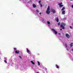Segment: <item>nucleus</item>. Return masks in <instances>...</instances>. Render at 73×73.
Masks as SVG:
<instances>
[{
    "label": "nucleus",
    "mask_w": 73,
    "mask_h": 73,
    "mask_svg": "<svg viewBox=\"0 0 73 73\" xmlns=\"http://www.w3.org/2000/svg\"><path fill=\"white\" fill-rule=\"evenodd\" d=\"M66 26V24H65L62 23L60 25V27L61 28H62V29H65V27Z\"/></svg>",
    "instance_id": "nucleus-1"
},
{
    "label": "nucleus",
    "mask_w": 73,
    "mask_h": 73,
    "mask_svg": "<svg viewBox=\"0 0 73 73\" xmlns=\"http://www.w3.org/2000/svg\"><path fill=\"white\" fill-rule=\"evenodd\" d=\"M49 10H50V6H48V8H47V11H46V13H47L48 15L50 14V12L49 11Z\"/></svg>",
    "instance_id": "nucleus-2"
},
{
    "label": "nucleus",
    "mask_w": 73,
    "mask_h": 73,
    "mask_svg": "<svg viewBox=\"0 0 73 73\" xmlns=\"http://www.w3.org/2000/svg\"><path fill=\"white\" fill-rule=\"evenodd\" d=\"M52 30L53 32L55 34V35H56V34L57 33V32L55 31L54 29H52Z\"/></svg>",
    "instance_id": "nucleus-3"
},
{
    "label": "nucleus",
    "mask_w": 73,
    "mask_h": 73,
    "mask_svg": "<svg viewBox=\"0 0 73 73\" xmlns=\"http://www.w3.org/2000/svg\"><path fill=\"white\" fill-rule=\"evenodd\" d=\"M62 2L58 4V5H59L60 7H63V5H62Z\"/></svg>",
    "instance_id": "nucleus-4"
},
{
    "label": "nucleus",
    "mask_w": 73,
    "mask_h": 73,
    "mask_svg": "<svg viewBox=\"0 0 73 73\" xmlns=\"http://www.w3.org/2000/svg\"><path fill=\"white\" fill-rule=\"evenodd\" d=\"M66 36L67 38H70V36H69V35L68 34H66Z\"/></svg>",
    "instance_id": "nucleus-5"
},
{
    "label": "nucleus",
    "mask_w": 73,
    "mask_h": 73,
    "mask_svg": "<svg viewBox=\"0 0 73 73\" xmlns=\"http://www.w3.org/2000/svg\"><path fill=\"white\" fill-rule=\"evenodd\" d=\"M62 15H65V11L63 10L62 12Z\"/></svg>",
    "instance_id": "nucleus-6"
},
{
    "label": "nucleus",
    "mask_w": 73,
    "mask_h": 73,
    "mask_svg": "<svg viewBox=\"0 0 73 73\" xmlns=\"http://www.w3.org/2000/svg\"><path fill=\"white\" fill-rule=\"evenodd\" d=\"M26 49L27 53H28L29 54L30 53V51H29V50H28V48H27Z\"/></svg>",
    "instance_id": "nucleus-7"
},
{
    "label": "nucleus",
    "mask_w": 73,
    "mask_h": 73,
    "mask_svg": "<svg viewBox=\"0 0 73 73\" xmlns=\"http://www.w3.org/2000/svg\"><path fill=\"white\" fill-rule=\"evenodd\" d=\"M19 52H20L19 51H18L17 50H16L15 51V53H17V54H19Z\"/></svg>",
    "instance_id": "nucleus-8"
},
{
    "label": "nucleus",
    "mask_w": 73,
    "mask_h": 73,
    "mask_svg": "<svg viewBox=\"0 0 73 73\" xmlns=\"http://www.w3.org/2000/svg\"><path fill=\"white\" fill-rule=\"evenodd\" d=\"M56 21H57V23H58V21H59V19H58V18H56Z\"/></svg>",
    "instance_id": "nucleus-9"
},
{
    "label": "nucleus",
    "mask_w": 73,
    "mask_h": 73,
    "mask_svg": "<svg viewBox=\"0 0 73 73\" xmlns=\"http://www.w3.org/2000/svg\"><path fill=\"white\" fill-rule=\"evenodd\" d=\"M31 63L32 64H33V65L35 64V63L32 60L31 61Z\"/></svg>",
    "instance_id": "nucleus-10"
},
{
    "label": "nucleus",
    "mask_w": 73,
    "mask_h": 73,
    "mask_svg": "<svg viewBox=\"0 0 73 73\" xmlns=\"http://www.w3.org/2000/svg\"><path fill=\"white\" fill-rule=\"evenodd\" d=\"M33 8H36V6L35 4H33Z\"/></svg>",
    "instance_id": "nucleus-11"
},
{
    "label": "nucleus",
    "mask_w": 73,
    "mask_h": 73,
    "mask_svg": "<svg viewBox=\"0 0 73 73\" xmlns=\"http://www.w3.org/2000/svg\"><path fill=\"white\" fill-rule=\"evenodd\" d=\"M73 43L72 42L71 43V44H70V46L71 47V48H72V46H73Z\"/></svg>",
    "instance_id": "nucleus-12"
},
{
    "label": "nucleus",
    "mask_w": 73,
    "mask_h": 73,
    "mask_svg": "<svg viewBox=\"0 0 73 73\" xmlns=\"http://www.w3.org/2000/svg\"><path fill=\"white\" fill-rule=\"evenodd\" d=\"M65 9V8L64 7H63L61 9V11H64V9Z\"/></svg>",
    "instance_id": "nucleus-13"
},
{
    "label": "nucleus",
    "mask_w": 73,
    "mask_h": 73,
    "mask_svg": "<svg viewBox=\"0 0 73 73\" xmlns=\"http://www.w3.org/2000/svg\"><path fill=\"white\" fill-rule=\"evenodd\" d=\"M56 68H58H58H59V66H58L56 64Z\"/></svg>",
    "instance_id": "nucleus-14"
},
{
    "label": "nucleus",
    "mask_w": 73,
    "mask_h": 73,
    "mask_svg": "<svg viewBox=\"0 0 73 73\" xmlns=\"http://www.w3.org/2000/svg\"><path fill=\"white\" fill-rule=\"evenodd\" d=\"M52 13H55V10H53L52 11Z\"/></svg>",
    "instance_id": "nucleus-15"
},
{
    "label": "nucleus",
    "mask_w": 73,
    "mask_h": 73,
    "mask_svg": "<svg viewBox=\"0 0 73 73\" xmlns=\"http://www.w3.org/2000/svg\"><path fill=\"white\" fill-rule=\"evenodd\" d=\"M38 65H40V62L38 61Z\"/></svg>",
    "instance_id": "nucleus-16"
},
{
    "label": "nucleus",
    "mask_w": 73,
    "mask_h": 73,
    "mask_svg": "<svg viewBox=\"0 0 73 73\" xmlns=\"http://www.w3.org/2000/svg\"><path fill=\"white\" fill-rule=\"evenodd\" d=\"M47 24H50V22L48 21H47Z\"/></svg>",
    "instance_id": "nucleus-17"
},
{
    "label": "nucleus",
    "mask_w": 73,
    "mask_h": 73,
    "mask_svg": "<svg viewBox=\"0 0 73 73\" xmlns=\"http://www.w3.org/2000/svg\"><path fill=\"white\" fill-rule=\"evenodd\" d=\"M4 62H5V63H7V61L5 60H4Z\"/></svg>",
    "instance_id": "nucleus-18"
},
{
    "label": "nucleus",
    "mask_w": 73,
    "mask_h": 73,
    "mask_svg": "<svg viewBox=\"0 0 73 73\" xmlns=\"http://www.w3.org/2000/svg\"><path fill=\"white\" fill-rule=\"evenodd\" d=\"M58 25H60V23L59 22L58 23Z\"/></svg>",
    "instance_id": "nucleus-19"
},
{
    "label": "nucleus",
    "mask_w": 73,
    "mask_h": 73,
    "mask_svg": "<svg viewBox=\"0 0 73 73\" xmlns=\"http://www.w3.org/2000/svg\"><path fill=\"white\" fill-rule=\"evenodd\" d=\"M41 1H39L38 3H39V4H40V3H41Z\"/></svg>",
    "instance_id": "nucleus-20"
},
{
    "label": "nucleus",
    "mask_w": 73,
    "mask_h": 73,
    "mask_svg": "<svg viewBox=\"0 0 73 73\" xmlns=\"http://www.w3.org/2000/svg\"><path fill=\"white\" fill-rule=\"evenodd\" d=\"M19 57H20V58H21V59L22 58V57H21V56H19Z\"/></svg>",
    "instance_id": "nucleus-21"
},
{
    "label": "nucleus",
    "mask_w": 73,
    "mask_h": 73,
    "mask_svg": "<svg viewBox=\"0 0 73 73\" xmlns=\"http://www.w3.org/2000/svg\"><path fill=\"white\" fill-rule=\"evenodd\" d=\"M65 45L66 47H66H67V44H66Z\"/></svg>",
    "instance_id": "nucleus-22"
},
{
    "label": "nucleus",
    "mask_w": 73,
    "mask_h": 73,
    "mask_svg": "<svg viewBox=\"0 0 73 73\" xmlns=\"http://www.w3.org/2000/svg\"><path fill=\"white\" fill-rule=\"evenodd\" d=\"M17 49L16 48H14V50H16Z\"/></svg>",
    "instance_id": "nucleus-23"
},
{
    "label": "nucleus",
    "mask_w": 73,
    "mask_h": 73,
    "mask_svg": "<svg viewBox=\"0 0 73 73\" xmlns=\"http://www.w3.org/2000/svg\"><path fill=\"white\" fill-rule=\"evenodd\" d=\"M36 12H39V11H38V10H36Z\"/></svg>",
    "instance_id": "nucleus-24"
},
{
    "label": "nucleus",
    "mask_w": 73,
    "mask_h": 73,
    "mask_svg": "<svg viewBox=\"0 0 73 73\" xmlns=\"http://www.w3.org/2000/svg\"><path fill=\"white\" fill-rule=\"evenodd\" d=\"M40 5L41 7H42V5L41 4H40Z\"/></svg>",
    "instance_id": "nucleus-25"
},
{
    "label": "nucleus",
    "mask_w": 73,
    "mask_h": 73,
    "mask_svg": "<svg viewBox=\"0 0 73 73\" xmlns=\"http://www.w3.org/2000/svg\"><path fill=\"white\" fill-rule=\"evenodd\" d=\"M70 28H71V29H72V27H71V26H70Z\"/></svg>",
    "instance_id": "nucleus-26"
},
{
    "label": "nucleus",
    "mask_w": 73,
    "mask_h": 73,
    "mask_svg": "<svg viewBox=\"0 0 73 73\" xmlns=\"http://www.w3.org/2000/svg\"><path fill=\"white\" fill-rule=\"evenodd\" d=\"M39 15H41V13H39Z\"/></svg>",
    "instance_id": "nucleus-27"
},
{
    "label": "nucleus",
    "mask_w": 73,
    "mask_h": 73,
    "mask_svg": "<svg viewBox=\"0 0 73 73\" xmlns=\"http://www.w3.org/2000/svg\"><path fill=\"white\" fill-rule=\"evenodd\" d=\"M60 31H62V29H60Z\"/></svg>",
    "instance_id": "nucleus-28"
},
{
    "label": "nucleus",
    "mask_w": 73,
    "mask_h": 73,
    "mask_svg": "<svg viewBox=\"0 0 73 73\" xmlns=\"http://www.w3.org/2000/svg\"><path fill=\"white\" fill-rule=\"evenodd\" d=\"M58 34H59V35H60V33H59Z\"/></svg>",
    "instance_id": "nucleus-29"
},
{
    "label": "nucleus",
    "mask_w": 73,
    "mask_h": 73,
    "mask_svg": "<svg viewBox=\"0 0 73 73\" xmlns=\"http://www.w3.org/2000/svg\"><path fill=\"white\" fill-rule=\"evenodd\" d=\"M72 51H73V49H72Z\"/></svg>",
    "instance_id": "nucleus-30"
},
{
    "label": "nucleus",
    "mask_w": 73,
    "mask_h": 73,
    "mask_svg": "<svg viewBox=\"0 0 73 73\" xmlns=\"http://www.w3.org/2000/svg\"><path fill=\"white\" fill-rule=\"evenodd\" d=\"M46 70H47V68H46Z\"/></svg>",
    "instance_id": "nucleus-31"
},
{
    "label": "nucleus",
    "mask_w": 73,
    "mask_h": 73,
    "mask_svg": "<svg viewBox=\"0 0 73 73\" xmlns=\"http://www.w3.org/2000/svg\"><path fill=\"white\" fill-rule=\"evenodd\" d=\"M70 0V1H72V0Z\"/></svg>",
    "instance_id": "nucleus-32"
},
{
    "label": "nucleus",
    "mask_w": 73,
    "mask_h": 73,
    "mask_svg": "<svg viewBox=\"0 0 73 73\" xmlns=\"http://www.w3.org/2000/svg\"><path fill=\"white\" fill-rule=\"evenodd\" d=\"M37 73H38V72H37Z\"/></svg>",
    "instance_id": "nucleus-33"
},
{
    "label": "nucleus",
    "mask_w": 73,
    "mask_h": 73,
    "mask_svg": "<svg viewBox=\"0 0 73 73\" xmlns=\"http://www.w3.org/2000/svg\"><path fill=\"white\" fill-rule=\"evenodd\" d=\"M42 20H43V21H44V19H43Z\"/></svg>",
    "instance_id": "nucleus-34"
},
{
    "label": "nucleus",
    "mask_w": 73,
    "mask_h": 73,
    "mask_svg": "<svg viewBox=\"0 0 73 73\" xmlns=\"http://www.w3.org/2000/svg\"><path fill=\"white\" fill-rule=\"evenodd\" d=\"M1 58H0V59H1Z\"/></svg>",
    "instance_id": "nucleus-35"
}]
</instances>
